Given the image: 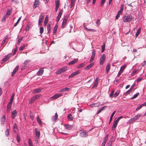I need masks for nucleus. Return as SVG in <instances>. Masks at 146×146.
I'll return each instance as SVG.
<instances>
[{"instance_id": "1", "label": "nucleus", "mask_w": 146, "mask_h": 146, "mask_svg": "<svg viewBox=\"0 0 146 146\" xmlns=\"http://www.w3.org/2000/svg\"><path fill=\"white\" fill-rule=\"evenodd\" d=\"M134 18L130 15L126 14L123 17V21L124 22H129L133 19Z\"/></svg>"}, {"instance_id": "2", "label": "nucleus", "mask_w": 146, "mask_h": 146, "mask_svg": "<svg viewBox=\"0 0 146 146\" xmlns=\"http://www.w3.org/2000/svg\"><path fill=\"white\" fill-rule=\"evenodd\" d=\"M141 116V114H139L133 117L132 118L129 120L127 122V123H130L137 120L138 119L140 118Z\"/></svg>"}, {"instance_id": "3", "label": "nucleus", "mask_w": 146, "mask_h": 146, "mask_svg": "<svg viewBox=\"0 0 146 146\" xmlns=\"http://www.w3.org/2000/svg\"><path fill=\"white\" fill-rule=\"evenodd\" d=\"M67 67H64L58 70L56 72V74H61L62 73L64 72L65 71L67 70Z\"/></svg>"}, {"instance_id": "4", "label": "nucleus", "mask_w": 146, "mask_h": 146, "mask_svg": "<svg viewBox=\"0 0 146 146\" xmlns=\"http://www.w3.org/2000/svg\"><path fill=\"white\" fill-rule=\"evenodd\" d=\"M44 15L42 13H41L40 16L38 21V24L40 25H42V23L43 22L44 18Z\"/></svg>"}, {"instance_id": "5", "label": "nucleus", "mask_w": 146, "mask_h": 146, "mask_svg": "<svg viewBox=\"0 0 146 146\" xmlns=\"http://www.w3.org/2000/svg\"><path fill=\"white\" fill-rule=\"evenodd\" d=\"M106 59V55L105 54H103L101 57L100 58V65H102Z\"/></svg>"}, {"instance_id": "6", "label": "nucleus", "mask_w": 146, "mask_h": 146, "mask_svg": "<svg viewBox=\"0 0 146 146\" xmlns=\"http://www.w3.org/2000/svg\"><path fill=\"white\" fill-rule=\"evenodd\" d=\"M63 94H58L55 95H54L50 98V99L51 100H53L54 99H56L59 97L61 96H62Z\"/></svg>"}, {"instance_id": "7", "label": "nucleus", "mask_w": 146, "mask_h": 146, "mask_svg": "<svg viewBox=\"0 0 146 146\" xmlns=\"http://www.w3.org/2000/svg\"><path fill=\"white\" fill-rule=\"evenodd\" d=\"M80 133V136L82 137H85L88 135L87 132L84 130L81 131Z\"/></svg>"}, {"instance_id": "8", "label": "nucleus", "mask_w": 146, "mask_h": 146, "mask_svg": "<svg viewBox=\"0 0 146 146\" xmlns=\"http://www.w3.org/2000/svg\"><path fill=\"white\" fill-rule=\"evenodd\" d=\"M96 54V50L95 49H94L93 50L92 52V56H91V59L90 60V62H92L93 60L95 55Z\"/></svg>"}, {"instance_id": "9", "label": "nucleus", "mask_w": 146, "mask_h": 146, "mask_svg": "<svg viewBox=\"0 0 146 146\" xmlns=\"http://www.w3.org/2000/svg\"><path fill=\"white\" fill-rule=\"evenodd\" d=\"M40 3V2L39 0H35L34 3L33 8L35 9L39 6Z\"/></svg>"}, {"instance_id": "10", "label": "nucleus", "mask_w": 146, "mask_h": 146, "mask_svg": "<svg viewBox=\"0 0 146 146\" xmlns=\"http://www.w3.org/2000/svg\"><path fill=\"white\" fill-rule=\"evenodd\" d=\"M1 124V125L5 124V115H3L0 119Z\"/></svg>"}, {"instance_id": "11", "label": "nucleus", "mask_w": 146, "mask_h": 146, "mask_svg": "<svg viewBox=\"0 0 146 146\" xmlns=\"http://www.w3.org/2000/svg\"><path fill=\"white\" fill-rule=\"evenodd\" d=\"M43 71L44 68H40L37 73V75L38 76L41 75L43 74Z\"/></svg>"}, {"instance_id": "12", "label": "nucleus", "mask_w": 146, "mask_h": 146, "mask_svg": "<svg viewBox=\"0 0 146 146\" xmlns=\"http://www.w3.org/2000/svg\"><path fill=\"white\" fill-rule=\"evenodd\" d=\"M67 20V18H65L64 20H63L61 26V27L62 29H63L66 23Z\"/></svg>"}, {"instance_id": "13", "label": "nucleus", "mask_w": 146, "mask_h": 146, "mask_svg": "<svg viewBox=\"0 0 146 146\" xmlns=\"http://www.w3.org/2000/svg\"><path fill=\"white\" fill-rule=\"evenodd\" d=\"M70 90V88L67 87H65V88L62 89L60 91H59V92H65L66 91H68Z\"/></svg>"}, {"instance_id": "14", "label": "nucleus", "mask_w": 146, "mask_h": 146, "mask_svg": "<svg viewBox=\"0 0 146 146\" xmlns=\"http://www.w3.org/2000/svg\"><path fill=\"white\" fill-rule=\"evenodd\" d=\"M17 115V112L16 110H14L12 112L11 117L13 119Z\"/></svg>"}, {"instance_id": "15", "label": "nucleus", "mask_w": 146, "mask_h": 146, "mask_svg": "<svg viewBox=\"0 0 146 146\" xmlns=\"http://www.w3.org/2000/svg\"><path fill=\"white\" fill-rule=\"evenodd\" d=\"M78 74L79 72L78 71H76L75 72H74L69 75V78H70L73 77L74 76L77 75Z\"/></svg>"}, {"instance_id": "16", "label": "nucleus", "mask_w": 146, "mask_h": 146, "mask_svg": "<svg viewBox=\"0 0 146 146\" xmlns=\"http://www.w3.org/2000/svg\"><path fill=\"white\" fill-rule=\"evenodd\" d=\"M19 67V66H17L14 69L12 73L11 76H12L14 75V74L16 73V72L18 70Z\"/></svg>"}, {"instance_id": "17", "label": "nucleus", "mask_w": 146, "mask_h": 146, "mask_svg": "<svg viewBox=\"0 0 146 146\" xmlns=\"http://www.w3.org/2000/svg\"><path fill=\"white\" fill-rule=\"evenodd\" d=\"M42 90V88H39L33 90V92L35 93H38L41 92Z\"/></svg>"}, {"instance_id": "18", "label": "nucleus", "mask_w": 146, "mask_h": 146, "mask_svg": "<svg viewBox=\"0 0 146 146\" xmlns=\"http://www.w3.org/2000/svg\"><path fill=\"white\" fill-rule=\"evenodd\" d=\"M118 123V122L116 121H114L112 127V129H114L116 127Z\"/></svg>"}, {"instance_id": "19", "label": "nucleus", "mask_w": 146, "mask_h": 146, "mask_svg": "<svg viewBox=\"0 0 146 146\" xmlns=\"http://www.w3.org/2000/svg\"><path fill=\"white\" fill-rule=\"evenodd\" d=\"M78 59H75L73 60L70 62L69 63V65H71L76 63L78 61Z\"/></svg>"}, {"instance_id": "20", "label": "nucleus", "mask_w": 146, "mask_h": 146, "mask_svg": "<svg viewBox=\"0 0 146 146\" xmlns=\"http://www.w3.org/2000/svg\"><path fill=\"white\" fill-rule=\"evenodd\" d=\"M110 64H107L106 66V70L107 74L108 73V72L110 70Z\"/></svg>"}, {"instance_id": "21", "label": "nucleus", "mask_w": 146, "mask_h": 146, "mask_svg": "<svg viewBox=\"0 0 146 146\" xmlns=\"http://www.w3.org/2000/svg\"><path fill=\"white\" fill-rule=\"evenodd\" d=\"M106 108L107 106H106L102 107L97 111L96 114H99L103 109Z\"/></svg>"}, {"instance_id": "22", "label": "nucleus", "mask_w": 146, "mask_h": 146, "mask_svg": "<svg viewBox=\"0 0 146 146\" xmlns=\"http://www.w3.org/2000/svg\"><path fill=\"white\" fill-rule=\"evenodd\" d=\"M65 126L66 127V129L68 130H70L73 127L72 125H69L68 124L65 125Z\"/></svg>"}, {"instance_id": "23", "label": "nucleus", "mask_w": 146, "mask_h": 146, "mask_svg": "<svg viewBox=\"0 0 146 146\" xmlns=\"http://www.w3.org/2000/svg\"><path fill=\"white\" fill-rule=\"evenodd\" d=\"M35 130L36 132V135L37 136V138H38V139H39L40 134V132L37 131V128H35Z\"/></svg>"}, {"instance_id": "24", "label": "nucleus", "mask_w": 146, "mask_h": 146, "mask_svg": "<svg viewBox=\"0 0 146 146\" xmlns=\"http://www.w3.org/2000/svg\"><path fill=\"white\" fill-rule=\"evenodd\" d=\"M67 117V119L70 121H72L73 120V118L72 116L70 113L68 114Z\"/></svg>"}, {"instance_id": "25", "label": "nucleus", "mask_w": 146, "mask_h": 146, "mask_svg": "<svg viewBox=\"0 0 146 146\" xmlns=\"http://www.w3.org/2000/svg\"><path fill=\"white\" fill-rule=\"evenodd\" d=\"M29 115L31 119L33 120L34 119V116L33 112L31 111H30Z\"/></svg>"}, {"instance_id": "26", "label": "nucleus", "mask_w": 146, "mask_h": 146, "mask_svg": "<svg viewBox=\"0 0 146 146\" xmlns=\"http://www.w3.org/2000/svg\"><path fill=\"white\" fill-rule=\"evenodd\" d=\"M93 65V63L90 64L88 65L87 66L86 68H85V70H88L90 68H91Z\"/></svg>"}, {"instance_id": "27", "label": "nucleus", "mask_w": 146, "mask_h": 146, "mask_svg": "<svg viewBox=\"0 0 146 146\" xmlns=\"http://www.w3.org/2000/svg\"><path fill=\"white\" fill-rule=\"evenodd\" d=\"M116 112V111H114L112 113L111 117H110V121H109V123H110L111 122L112 120V118H113V117L114 115V114Z\"/></svg>"}, {"instance_id": "28", "label": "nucleus", "mask_w": 146, "mask_h": 146, "mask_svg": "<svg viewBox=\"0 0 146 146\" xmlns=\"http://www.w3.org/2000/svg\"><path fill=\"white\" fill-rule=\"evenodd\" d=\"M126 65H124L121 66V67L120 68V69L119 70L120 72H122L124 70V69L126 68Z\"/></svg>"}, {"instance_id": "29", "label": "nucleus", "mask_w": 146, "mask_h": 146, "mask_svg": "<svg viewBox=\"0 0 146 146\" xmlns=\"http://www.w3.org/2000/svg\"><path fill=\"white\" fill-rule=\"evenodd\" d=\"M141 28H140L137 31L135 34V37H137L139 34L141 32Z\"/></svg>"}, {"instance_id": "30", "label": "nucleus", "mask_w": 146, "mask_h": 146, "mask_svg": "<svg viewBox=\"0 0 146 146\" xmlns=\"http://www.w3.org/2000/svg\"><path fill=\"white\" fill-rule=\"evenodd\" d=\"M36 120L38 123L40 125H41L42 124V122L41 120L39 118V117L38 116H37L36 117Z\"/></svg>"}, {"instance_id": "31", "label": "nucleus", "mask_w": 146, "mask_h": 146, "mask_svg": "<svg viewBox=\"0 0 146 146\" xmlns=\"http://www.w3.org/2000/svg\"><path fill=\"white\" fill-rule=\"evenodd\" d=\"M109 135L107 134L106 135L103 142H104L106 143L107 140H108Z\"/></svg>"}, {"instance_id": "32", "label": "nucleus", "mask_w": 146, "mask_h": 146, "mask_svg": "<svg viewBox=\"0 0 146 146\" xmlns=\"http://www.w3.org/2000/svg\"><path fill=\"white\" fill-rule=\"evenodd\" d=\"M123 6L122 5L121 7H120V10L118 11L117 14H118L120 15V14L122 13L123 11Z\"/></svg>"}, {"instance_id": "33", "label": "nucleus", "mask_w": 146, "mask_h": 146, "mask_svg": "<svg viewBox=\"0 0 146 146\" xmlns=\"http://www.w3.org/2000/svg\"><path fill=\"white\" fill-rule=\"evenodd\" d=\"M36 100V98L34 96H33L32 97L31 100V101H30L29 103L30 104H31L35 100Z\"/></svg>"}, {"instance_id": "34", "label": "nucleus", "mask_w": 146, "mask_h": 146, "mask_svg": "<svg viewBox=\"0 0 146 146\" xmlns=\"http://www.w3.org/2000/svg\"><path fill=\"white\" fill-rule=\"evenodd\" d=\"M99 79V78H96V79L95 81V83L94 84L93 87H96L97 85H98V80Z\"/></svg>"}, {"instance_id": "35", "label": "nucleus", "mask_w": 146, "mask_h": 146, "mask_svg": "<svg viewBox=\"0 0 146 146\" xmlns=\"http://www.w3.org/2000/svg\"><path fill=\"white\" fill-rule=\"evenodd\" d=\"M100 104L99 103H94L91 105L92 107H97L99 106Z\"/></svg>"}, {"instance_id": "36", "label": "nucleus", "mask_w": 146, "mask_h": 146, "mask_svg": "<svg viewBox=\"0 0 146 146\" xmlns=\"http://www.w3.org/2000/svg\"><path fill=\"white\" fill-rule=\"evenodd\" d=\"M57 28H58V26L57 25H55L54 28V30H53V33L54 35L56 34V33L57 32Z\"/></svg>"}, {"instance_id": "37", "label": "nucleus", "mask_w": 146, "mask_h": 146, "mask_svg": "<svg viewBox=\"0 0 146 146\" xmlns=\"http://www.w3.org/2000/svg\"><path fill=\"white\" fill-rule=\"evenodd\" d=\"M85 65V64L84 63H82L78 65L77 67V68H82Z\"/></svg>"}, {"instance_id": "38", "label": "nucleus", "mask_w": 146, "mask_h": 146, "mask_svg": "<svg viewBox=\"0 0 146 146\" xmlns=\"http://www.w3.org/2000/svg\"><path fill=\"white\" fill-rule=\"evenodd\" d=\"M13 129L14 132H16L17 129V125L16 124H15L13 125Z\"/></svg>"}, {"instance_id": "39", "label": "nucleus", "mask_w": 146, "mask_h": 146, "mask_svg": "<svg viewBox=\"0 0 146 146\" xmlns=\"http://www.w3.org/2000/svg\"><path fill=\"white\" fill-rule=\"evenodd\" d=\"M58 117V115L57 113H55V115L54 117L53 118V119L54 121H56Z\"/></svg>"}, {"instance_id": "40", "label": "nucleus", "mask_w": 146, "mask_h": 146, "mask_svg": "<svg viewBox=\"0 0 146 146\" xmlns=\"http://www.w3.org/2000/svg\"><path fill=\"white\" fill-rule=\"evenodd\" d=\"M28 143L29 146H33L32 142L30 138L29 139Z\"/></svg>"}, {"instance_id": "41", "label": "nucleus", "mask_w": 146, "mask_h": 146, "mask_svg": "<svg viewBox=\"0 0 146 146\" xmlns=\"http://www.w3.org/2000/svg\"><path fill=\"white\" fill-rule=\"evenodd\" d=\"M31 27V25L30 24H28L26 27L25 30L26 31L29 30Z\"/></svg>"}, {"instance_id": "42", "label": "nucleus", "mask_w": 146, "mask_h": 146, "mask_svg": "<svg viewBox=\"0 0 146 146\" xmlns=\"http://www.w3.org/2000/svg\"><path fill=\"white\" fill-rule=\"evenodd\" d=\"M47 31L48 33H50L51 31L50 25L49 24L47 26Z\"/></svg>"}, {"instance_id": "43", "label": "nucleus", "mask_w": 146, "mask_h": 146, "mask_svg": "<svg viewBox=\"0 0 146 146\" xmlns=\"http://www.w3.org/2000/svg\"><path fill=\"white\" fill-rule=\"evenodd\" d=\"M11 10L9 9L8 10H7V11L6 12V16H7V15L8 16H9V15H10L11 14Z\"/></svg>"}, {"instance_id": "44", "label": "nucleus", "mask_w": 146, "mask_h": 146, "mask_svg": "<svg viewBox=\"0 0 146 146\" xmlns=\"http://www.w3.org/2000/svg\"><path fill=\"white\" fill-rule=\"evenodd\" d=\"M114 91H115V90L114 89H113L111 90V92L110 94V95H109V96L110 98H111L112 97V96H113L114 93Z\"/></svg>"}, {"instance_id": "45", "label": "nucleus", "mask_w": 146, "mask_h": 146, "mask_svg": "<svg viewBox=\"0 0 146 146\" xmlns=\"http://www.w3.org/2000/svg\"><path fill=\"white\" fill-rule=\"evenodd\" d=\"M21 19V17H20L19 18L17 21L15 23V25H14V26L15 27H16L17 26V25L19 23V21H20Z\"/></svg>"}, {"instance_id": "46", "label": "nucleus", "mask_w": 146, "mask_h": 146, "mask_svg": "<svg viewBox=\"0 0 146 146\" xmlns=\"http://www.w3.org/2000/svg\"><path fill=\"white\" fill-rule=\"evenodd\" d=\"M11 106L7 105V112L9 113L10 112V110L11 108Z\"/></svg>"}, {"instance_id": "47", "label": "nucleus", "mask_w": 146, "mask_h": 146, "mask_svg": "<svg viewBox=\"0 0 146 146\" xmlns=\"http://www.w3.org/2000/svg\"><path fill=\"white\" fill-rule=\"evenodd\" d=\"M44 28L43 27H40V34H42L43 32Z\"/></svg>"}, {"instance_id": "48", "label": "nucleus", "mask_w": 146, "mask_h": 146, "mask_svg": "<svg viewBox=\"0 0 146 146\" xmlns=\"http://www.w3.org/2000/svg\"><path fill=\"white\" fill-rule=\"evenodd\" d=\"M119 91H117L114 94V97L115 98L117 97L119 94Z\"/></svg>"}, {"instance_id": "49", "label": "nucleus", "mask_w": 146, "mask_h": 146, "mask_svg": "<svg viewBox=\"0 0 146 146\" xmlns=\"http://www.w3.org/2000/svg\"><path fill=\"white\" fill-rule=\"evenodd\" d=\"M85 29H87L88 31H91L93 32H95L96 31V30L94 29H88L87 27H85Z\"/></svg>"}, {"instance_id": "50", "label": "nucleus", "mask_w": 146, "mask_h": 146, "mask_svg": "<svg viewBox=\"0 0 146 146\" xmlns=\"http://www.w3.org/2000/svg\"><path fill=\"white\" fill-rule=\"evenodd\" d=\"M105 43L102 46V52H103L105 50Z\"/></svg>"}, {"instance_id": "51", "label": "nucleus", "mask_w": 146, "mask_h": 146, "mask_svg": "<svg viewBox=\"0 0 146 146\" xmlns=\"http://www.w3.org/2000/svg\"><path fill=\"white\" fill-rule=\"evenodd\" d=\"M7 58L6 57H5L1 61V63H3L4 62H5L7 60H8L7 59Z\"/></svg>"}, {"instance_id": "52", "label": "nucleus", "mask_w": 146, "mask_h": 146, "mask_svg": "<svg viewBox=\"0 0 146 146\" xmlns=\"http://www.w3.org/2000/svg\"><path fill=\"white\" fill-rule=\"evenodd\" d=\"M48 19L47 18V17H46L45 18V21L44 22V25H46L47 23L48 22Z\"/></svg>"}, {"instance_id": "53", "label": "nucleus", "mask_w": 146, "mask_h": 146, "mask_svg": "<svg viewBox=\"0 0 146 146\" xmlns=\"http://www.w3.org/2000/svg\"><path fill=\"white\" fill-rule=\"evenodd\" d=\"M5 135L6 136H7L9 134V129H7L5 131Z\"/></svg>"}, {"instance_id": "54", "label": "nucleus", "mask_w": 146, "mask_h": 146, "mask_svg": "<svg viewBox=\"0 0 146 146\" xmlns=\"http://www.w3.org/2000/svg\"><path fill=\"white\" fill-rule=\"evenodd\" d=\"M131 89H130L129 90L127 91L125 93V94L126 95H127L128 94H129V93L131 91Z\"/></svg>"}, {"instance_id": "55", "label": "nucleus", "mask_w": 146, "mask_h": 146, "mask_svg": "<svg viewBox=\"0 0 146 146\" xmlns=\"http://www.w3.org/2000/svg\"><path fill=\"white\" fill-rule=\"evenodd\" d=\"M139 94V93H137L136 94L134 95L133 97H132L131 98V99H134L135 98H136V97H137V96Z\"/></svg>"}, {"instance_id": "56", "label": "nucleus", "mask_w": 146, "mask_h": 146, "mask_svg": "<svg viewBox=\"0 0 146 146\" xmlns=\"http://www.w3.org/2000/svg\"><path fill=\"white\" fill-rule=\"evenodd\" d=\"M23 38V37H21L20 38H19L18 40V42H17V44L18 45H19L20 44V42H21V40H22Z\"/></svg>"}, {"instance_id": "57", "label": "nucleus", "mask_w": 146, "mask_h": 146, "mask_svg": "<svg viewBox=\"0 0 146 146\" xmlns=\"http://www.w3.org/2000/svg\"><path fill=\"white\" fill-rule=\"evenodd\" d=\"M20 136L19 135L17 134V141L18 142H19L20 141Z\"/></svg>"}, {"instance_id": "58", "label": "nucleus", "mask_w": 146, "mask_h": 146, "mask_svg": "<svg viewBox=\"0 0 146 146\" xmlns=\"http://www.w3.org/2000/svg\"><path fill=\"white\" fill-rule=\"evenodd\" d=\"M105 1H106V0H101L100 4H101V6H102L103 5Z\"/></svg>"}, {"instance_id": "59", "label": "nucleus", "mask_w": 146, "mask_h": 146, "mask_svg": "<svg viewBox=\"0 0 146 146\" xmlns=\"http://www.w3.org/2000/svg\"><path fill=\"white\" fill-rule=\"evenodd\" d=\"M61 15H58L57 17V18H56V21L57 22H58V21H59V20L60 19V18L61 17Z\"/></svg>"}, {"instance_id": "60", "label": "nucleus", "mask_w": 146, "mask_h": 146, "mask_svg": "<svg viewBox=\"0 0 146 146\" xmlns=\"http://www.w3.org/2000/svg\"><path fill=\"white\" fill-rule=\"evenodd\" d=\"M74 2H75L74 1L72 0V1L71 5H70V7L71 8H72V7L73 6Z\"/></svg>"}, {"instance_id": "61", "label": "nucleus", "mask_w": 146, "mask_h": 146, "mask_svg": "<svg viewBox=\"0 0 146 146\" xmlns=\"http://www.w3.org/2000/svg\"><path fill=\"white\" fill-rule=\"evenodd\" d=\"M25 47V45H23L22 46H21L19 49V50L21 51Z\"/></svg>"}, {"instance_id": "62", "label": "nucleus", "mask_w": 146, "mask_h": 146, "mask_svg": "<svg viewBox=\"0 0 146 146\" xmlns=\"http://www.w3.org/2000/svg\"><path fill=\"white\" fill-rule=\"evenodd\" d=\"M96 23L97 25H100L101 23L100 19H98Z\"/></svg>"}, {"instance_id": "63", "label": "nucleus", "mask_w": 146, "mask_h": 146, "mask_svg": "<svg viewBox=\"0 0 146 146\" xmlns=\"http://www.w3.org/2000/svg\"><path fill=\"white\" fill-rule=\"evenodd\" d=\"M30 62V61L29 60H27L24 61V64L25 65H26L28 62Z\"/></svg>"}, {"instance_id": "64", "label": "nucleus", "mask_w": 146, "mask_h": 146, "mask_svg": "<svg viewBox=\"0 0 146 146\" xmlns=\"http://www.w3.org/2000/svg\"><path fill=\"white\" fill-rule=\"evenodd\" d=\"M143 105L142 104H141L136 109V110H137L140 109V108H141L143 106Z\"/></svg>"}]
</instances>
